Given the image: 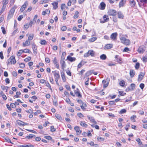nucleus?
I'll use <instances>...</instances> for the list:
<instances>
[{
    "mask_svg": "<svg viewBox=\"0 0 147 147\" xmlns=\"http://www.w3.org/2000/svg\"><path fill=\"white\" fill-rule=\"evenodd\" d=\"M84 62L83 61H82L81 62H80L78 65V68H80L82 66L84 65Z\"/></svg>",
    "mask_w": 147,
    "mask_h": 147,
    "instance_id": "nucleus-38",
    "label": "nucleus"
},
{
    "mask_svg": "<svg viewBox=\"0 0 147 147\" xmlns=\"http://www.w3.org/2000/svg\"><path fill=\"white\" fill-rule=\"evenodd\" d=\"M60 63H61V66L62 67V69L63 70H64V68L66 67V64H65V61H64V60H61V61Z\"/></svg>",
    "mask_w": 147,
    "mask_h": 147,
    "instance_id": "nucleus-15",
    "label": "nucleus"
},
{
    "mask_svg": "<svg viewBox=\"0 0 147 147\" xmlns=\"http://www.w3.org/2000/svg\"><path fill=\"white\" fill-rule=\"evenodd\" d=\"M88 51L90 55L92 57H93L94 56V52L93 50H89Z\"/></svg>",
    "mask_w": 147,
    "mask_h": 147,
    "instance_id": "nucleus-30",
    "label": "nucleus"
},
{
    "mask_svg": "<svg viewBox=\"0 0 147 147\" xmlns=\"http://www.w3.org/2000/svg\"><path fill=\"white\" fill-rule=\"evenodd\" d=\"M53 73H54V75L55 77V79H58L60 78V76L58 71L56 72L55 71H52Z\"/></svg>",
    "mask_w": 147,
    "mask_h": 147,
    "instance_id": "nucleus-9",
    "label": "nucleus"
},
{
    "mask_svg": "<svg viewBox=\"0 0 147 147\" xmlns=\"http://www.w3.org/2000/svg\"><path fill=\"white\" fill-rule=\"evenodd\" d=\"M92 71H87L85 75L84 78H85L89 76L92 74Z\"/></svg>",
    "mask_w": 147,
    "mask_h": 147,
    "instance_id": "nucleus-25",
    "label": "nucleus"
},
{
    "mask_svg": "<svg viewBox=\"0 0 147 147\" xmlns=\"http://www.w3.org/2000/svg\"><path fill=\"white\" fill-rule=\"evenodd\" d=\"M62 79L64 82H65L66 80V78L65 77V75H62L61 76Z\"/></svg>",
    "mask_w": 147,
    "mask_h": 147,
    "instance_id": "nucleus-59",
    "label": "nucleus"
},
{
    "mask_svg": "<svg viewBox=\"0 0 147 147\" xmlns=\"http://www.w3.org/2000/svg\"><path fill=\"white\" fill-rule=\"evenodd\" d=\"M121 42L125 45H128L130 43V40L127 39L125 38L124 37H121L120 38Z\"/></svg>",
    "mask_w": 147,
    "mask_h": 147,
    "instance_id": "nucleus-2",
    "label": "nucleus"
},
{
    "mask_svg": "<svg viewBox=\"0 0 147 147\" xmlns=\"http://www.w3.org/2000/svg\"><path fill=\"white\" fill-rule=\"evenodd\" d=\"M145 50V48L144 46H140L139 47L138 51L140 53H143Z\"/></svg>",
    "mask_w": 147,
    "mask_h": 147,
    "instance_id": "nucleus-5",
    "label": "nucleus"
},
{
    "mask_svg": "<svg viewBox=\"0 0 147 147\" xmlns=\"http://www.w3.org/2000/svg\"><path fill=\"white\" fill-rule=\"evenodd\" d=\"M126 0H121L119 5V7H121L124 6V5L125 4L126 2Z\"/></svg>",
    "mask_w": 147,
    "mask_h": 147,
    "instance_id": "nucleus-12",
    "label": "nucleus"
},
{
    "mask_svg": "<svg viewBox=\"0 0 147 147\" xmlns=\"http://www.w3.org/2000/svg\"><path fill=\"white\" fill-rule=\"evenodd\" d=\"M74 129L76 131L77 135H79L81 133L82 131L80 129L79 126H75L74 127Z\"/></svg>",
    "mask_w": 147,
    "mask_h": 147,
    "instance_id": "nucleus-8",
    "label": "nucleus"
},
{
    "mask_svg": "<svg viewBox=\"0 0 147 147\" xmlns=\"http://www.w3.org/2000/svg\"><path fill=\"white\" fill-rule=\"evenodd\" d=\"M103 18L104 21H101L100 22L101 23H103L105 22H107L109 20V18L108 17V16L106 15H105L103 16Z\"/></svg>",
    "mask_w": 147,
    "mask_h": 147,
    "instance_id": "nucleus-18",
    "label": "nucleus"
},
{
    "mask_svg": "<svg viewBox=\"0 0 147 147\" xmlns=\"http://www.w3.org/2000/svg\"><path fill=\"white\" fill-rule=\"evenodd\" d=\"M140 87L142 89H143L144 88V85L143 83H141L140 85Z\"/></svg>",
    "mask_w": 147,
    "mask_h": 147,
    "instance_id": "nucleus-57",
    "label": "nucleus"
},
{
    "mask_svg": "<svg viewBox=\"0 0 147 147\" xmlns=\"http://www.w3.org/2000/svg\"><path fill=\"white\" fill-rule=\"evenodd\" d=\"M130 4L131 7H134L136 4V2L134 0H130Z\"/></svg>",
    "mask_w": 147,
    "mask_h": 147,
    "instance_id": "nucleus-29",
    "label": "nucleus"
},
{
    "mask_svg": "<svg viewBox=\"0 0 147 147\" xmlns=\"http://www.w3.org/2000/svg\"><path fill=\"white\" fill-rule=\"evenodd\" d=\"M16 62L15 57L12 56L8 59L7 64L8 65L10 63L11 64H14L16 63Z\"/></svg>",
    "mask_w": 147,
    "mask_h": 147,
    "instance_id": "nucleus-1",
    "label": "nucleus"
},
{
    "mask_svg": "<svg viewBox=\"0 0 147 147\" xmlns=\"http://www.w3.org/2000/svg\"><path fill=\"white\" fill-rule=\"evenodd\" d=\"M79 14V12L78 11H76L75 13V14L74 16V18H76L78 17V15Z\"/></svg>",
    "mask_w": 147,
    "mask_h": 147,
    "instance_id": "nucleus-46",
    "label": "nucleus"
},
{
    "mask_svg": "<svg viewBox=\"0 0 147 147\" xmlns=\"http://www.w3.org/2000/svg\"><path fill=\"white\" fill-rule=\"evenodd\" d=\"M129 86L130 87L131 90H133L135 89L136 87V85L132 83Z\"/></svg>",
    "mask_w": 147,
    "mask_h": 147,
    "instance_id": "nucleus-34",
    "label": "nucleus"
},
{
    "mask_svg": "<svg viewBox=\"0 0 147 147\" xmlns=\"http://www.w3.org/2000/svg\"><path fill=\"white\" fill-rule=\"evenodd\" d=\"M100 9L102 10L104 9L105 7V4L103 2L101 3L100 4Z\"/></svg>",
    "mask_w": 147,
    "mask_h": 147,
    "instance_id": "nucleus-27",
    "label": "nucleus"
},
{
    "mask_svg": "<svg viewBox=\"0 0 147 147\" xmlns=\"http://www.w3.org/2000/svg\"><path fill=\"white\" fill-rule=\"evenodd\" d=\"M140 67V63L138 62L136 63L135 66V68L136 69H139Z\"/></svg>",
    "mask_w": 147,
    "mask_h": 147,
    "instance_id": "nucleus-43",
    "label": "nucleus"
},
{
    "mask_svg": "<svg viewBox=\"0 0 147 147\" xmlns=\"http://www.w3.org/2000/svg\"><path fill=\"white\" fill-rule=\"evenodd\" d=\"M100 58L101 59L105 60L106 59L107 56L103 54L100 56Z\"/></svg>",
    "mask_w": 147,
    "mask_h": 147,
    "instance_id": "nucleus-31",
    "label": "nucleus"
},
{
    "mask_svg": "<svg viewBox=\"0 0 147 147\" xmlns=\"http://www.w3.org/2000/svg\"><path fill=\"white\" fill-rule=\"evenodd\" d=\"M119 93L120 95L121 96H124L126 94L125 93H124L122 91H119Z\"/></svg>",
    "mask_w": 147,
    "mask_h": 147,
    "instance_id": "nucleus-48",
    "label": "nucleus"
},
{
    "mask_svg": "<svg viewBox=\"0 0 147 147\" xmlns=\"http://www.w3.org/2000/svg\"><path fill=\"white\" fill-rule=\"evenodd\" d=\"M44 137L45 138L49 140H51L52 139V137L49 136H45Z\"/></svg>",
    "mask_w": 147,
    "mask_h": 147,
    "instance_id": "nucleus-55",
    "label": "nucleus"
},
{
    "mask_svg": "<svg viewBox=\"0 0 147 147\" xmlns=\"http://www.w3.org/2000/svg\"><path fill=\"white\" fill-rule=\"evenodd\" d=\"M53 63L57 68L59 69V65L58 63L57 62V58L55 57L53 60Z\"/></svg>",
    "mask_w": 147,
    "mask_h": 147,
    "instance_id": "nucleus-10",
    "label": "nucleus"
},
{
    "mask_svg": "<svg viewBox=\"0 0 147 147\" xmlns=\"http://www.w3.org/2000/svg\"><path fill=\"white\" fill-rule=\"evenodd\" d=\"M126 112V110L125 109H121L119 113L120 114H122L125 113Z\"/></svg>",
    "mask_w": 147,
    "mask_h": 147,
    "instance_id": "nucleus-44",
    "label": "nucleus"
},
{
    "mask_svg": "<svg viewBox=\"0 0 147 147\" xmlns=\"http://www.w3.org/2000/svg\"><path fill=\"white\" fill-rule=\"evenodd\" d=\"M80 124L82 127H87L88 125L84 123V121H80Z\"/></svg>",
    "mask_w": 147,
    "mask_h": 147,
    "instance_id": "nucleus-28",
    "label": "nucleus"
},
{
    "mask_svg": "<svg viewBox=\"0 0 147 147\" xmlns=\"http://www.w3.org/2000/svg\"><path fill=\"white\" fill-rule=\"evenodd\" d=\"M19 65L20 68H23L25 67V65L24 63H21Z\"/></svg>",
    "mask_w": 147,
    "mask_h": 147,
    "instance_id": "nucleus-52",
    "label": "nucleus"
},
{
    "mask_svg": "<svg viewBox=\"0 0 147 147\" xmlns=\"http://www.w3.org/2000/svg\"><path fill=\"white\" fill-rule=\"evenodd\" d=\"M119 84L122 87L124 86L125 84V81L123 80L121 81L119 83Z\"/></svg>",
    "mask_w": 147,
    "mask_h": 147,
    "instance_id": "nucleus-39",
    "label": "nucleus"
},
{
    "mask_svg": "<svg viewBox=\"0 0 147 147\" xmlns=\"http://www.w3.org/2000/svg\"><path fill=\"white\" fill-rule=\"evenodd\" d=\"M143 61L144 62H146L147 61V57H144L143 58Z\"/></svg>",
    "mask_w": 147,
    "mask_h": 147,
    "instance_id": "nucleus-64",
    "label": "nucleus"
},
{
    "mask_svg": "<svg viewBox=\"0 0 147 147\" xmlns=\"http://www.w3.org/2000/svg\"><path fill=\"white\" fill-rule=\"evenodd\" d=\"M52 5L53 6V8L54 9H56L58 7V2H54L52 3Z\"/></svg>",
    "mask_w": 147,
    "mask_h": 147,
    "instance_id": "nucleus-20",
    "label": "nucleus"
},
{
    "mask_svg": "<svg viewBox=\"0 0 147 147\" xmlns=\"http://www.w3.org/2000/svg\"><path fill=\"white\" fill-rule=\"evenodd\" d=\"M1 88L3 90H5V89H6V88H7V89H6V92H7L8 89L9 87L8 86H4L3 85L1 86Z\"/></svg>",
    "mask_w": 147,
    "mask_h": 147,
    "instance_id": "nucleus-41",
    "label": "nucleus"
},
{
    "mask_svg": "<svg viewBox=\"0 0 147 147\" xmlns=\"http://www.w3.org/2000/svg\"><path fill=\"white\" fill-rule=\"evenodd\" d=\"M34 37V35L33 34H32V35H30L29 36L28 38V40H32L33 39Z\"/></svg>",
    "mask_w": 147,
    "mask_h": 147,
    "instance_id": "nucleus-49",
    "label": "nucleus"
},
{
    "mask_svg": "<svg viewBox=\"0 0 147 147\" xmlns=\"http://www.w3.org/2000/svg\"><path fill=\"white\" fill-rule=\"evenodd\" d=\"M130 75L131 78H133L135 74V71L132 69H130L129 73Z\"/></svg>",
    "mask_w": 147,
    "mask_h": 147,
    "instance_id": "nucleus-23",
    "label": "nucleus"
},
{
    "mask_svg": "<svg viewBox=\"0 0 147 147\" xmlns=\"http://www.w3.org/2000/svg\"><path fill=\"white\" fill-rule=\"evenodd\" d=\"M28 5V2L26 1L24 4L22 6L20 9V11L21 12H22L26 8L27 6Z\"/></svg>",
    "mask_w": 147,
    "mask_h": 147,
    "instance_id": "nucleus-4",
    "label": "nucleus"
},
{
    "mask_svg": "<svg viewBox=\"0 0 147 147\" xmlns=\"http://www.w3.org/2000/svg\"><path fill=\"white\" fill-rule=\"evenodd\" d=\"M30 42L28 40H26L25 42L23 43V46L24 47H25L27 45H30Z\"/></svg>",
    "mask_w": 147,
    "mask_h": 147,
    "instance_id": "nucleus-24",
    "label": "nucleus"
},
{
    "mask_svg": "<svg viewBox=\"0 0 147 147\" xmlns=\"http://www.w3.org/2000/svg\"><path fill=\"white\" fill-rule=\"evenodd\" d=\"M31 59V57H28L24 59V61L26 62H27L30 61Z\"/></svg>",
    "mask_w": 147,
    "mask_h": 147,
    "instance_id": "nucleus-51",
    "label": "nucleus"
},
{
    "mask_svg": "<svg viewBox=\"0 0 147 147\" xmlns=\"http://www.w3.org/2000/svg\"><path fill=\"white\" fill-rule=\"evenodd\" d=\"M78 116L80 118H82L84 117V116L81 113H78L77 114Z\"/></svg>",
    "mask_w": 147,
    "mask_h": 147,
    "instance_id": "nucleus-54",
    "label": "nucleus"
},
{
    "mask_svg": "<svg viewBox=\"0 0 147 147\" xmlns=\"http://www.w3.org/2000/svg\"><path fill=\"white\" fill-rule=\"evenodd\" d=\"M26 130L29 132H32L33 133L37 134V132L36 131H35L33 130H31V129H26Z\"/></svg>",
    "mask_w": 147,
    "mask_h": 147,
    "instance_id": "nucleus-50",
    "label": "nucleus"
},
{
    "mask_svg": "<svg viewBox=\"0 0 147 147\" xmlns=\"http://www.w3.org/2000/svg\"><path fill=\"white\" fill-rule=\"evenodd\" d=\"M97 39L96 37H93L89 39L88 41L90 42H92L96 40Z\"/></svg>",
    "mask_w": 147,
    "mask_h": 147,
    "instance_id": "nucleus-33",
    "label": "nucleus"
},
{
    "mask_svg": "<svg viewBox=\"0 0 147 147\" xmlns=\"http://www.w3.org/2000/svg\"><path fill=\"white\" fill-rule=\"evenodd\" d=\"M67 59L71 62L75 61L76 60L75 57H71L69 55L67 57Z\"/></svg>",
    "mask_w": 147,
    "mask_h": 147,
    "instance_id": "nucleus-16",
    "label": "nucleus"
},
{
    "mask_svg": "<svg viewBox=\"0 0 147 147\" xmlns=\"http://www.w3.org/2000/svg\"><path fill=\"white\" fill-rule=\"evenodd\" d=\"M136 141L137 142H138V144L139 145H142V142L140 138H137L136 139Z\"/></svg>",
    "mask_w": 147,
    "mask_h": 147,
    "instance_id": "nucleus-42",
    "label": "nucleus"
},
{
    "mask_svg": "<svg viewBox=\"0 0 147 147\" xmlns=\"http://www.w3.org/2000/svg\"><path fill=\"white\" fill-rule=\"evenodd\" d=\"M130 50L127 47H125L123 50V52H128L129 51H130Z\"/></svg>",
    "mask_w": 147,
    "mask_h": 147,
    "instance_id": "nucleus-56",
    "label": "nucleus"
},
{
    "mask_svg": "<svg viewBox=\"0 0 147 147\" xmlns=\"http://www.w3.org/2000/svg\"><path fill=\"white\" fill-rule=\"evenodd\" d=\"M17 123L20 126H24L26 125H29L28 123H25L20 120H18L17 121Z\"/></svg>",
    "mask_w": 147,
    "mask_h": 147,
    "instance_id": "nucleus-3",
    "label": "nucleus"
},
{
    "mask_svg": "<svg viewBox=\"0 0 147 147\" xmlns=\"http://www.w3.org/2000/svg\"><path fill=\"white\" fill-rule=\"evenodd\" d=\"M88 117L89 119L94 124H96L97 123L96 122L93 117L88 116Z\"/></svg>",
    "mask_w": 147,
    "mask_h": 147,
    "instance_id": "nucleus-21",
    "label": "nucleus"
},
{
    "mask_svg": "<svg viewBox=\"0 0 147 147\" xmlns=\"http://www.w3.org/2000/svg\"><path fill=\"white\" fill-rule=\"evenodd\" d=\"M24 53H31V51H30V50L28 49H25L24 50Z\"/></svg>",
    "mask_w": 147,
    "mask_h": 147,
    "instance_id": "nucleus-45",
    "label": "nucleus"
},
{
    "mask_svg": "<svg viewBox=\"0 0 147 147\" xmlns=\"http://www.w3.org/2000/svg\"><path fill=\"white\" fill-rule=\"evenodd\" d=\"M113 21L115 22H117V18L116 17H115V16H114L113 17Z\"/></svg>",
    "mask_w": 147,
    "mask_h": 147,
    "instance_id": "nucleus-60",
    "label": "nucleus"
},
{
    "mask_svg": "<svg viewBox=\"0 0 147 147\" xmlns=\"http://www.w3.org/2000/svg\"><path fill=\"white\" fill-rule=\"evenodd\" d=\"M14 12L13 10L11 9L9 12L7 19L9 20L11 19L13 17Z\"/></svg>",
    "mask_w": 147,
    "mask_h": 147,
    "instance_id": "nucleus-6",
    "label": "nucleus"
},
{
    "mask_svg": "<svg viewBox=\"0 0 147 147\" xmlns=\"http://www.w3.org/2000/svg\"><path fill=\"white\" fill-rule=\"evenodd\" d=\"M136 118V116L135 115H133L131 117V120L133 121V122H135V119Z\"/></svg>",
    "mask_w": 147,
    "mask_h": 147,
    "instance_id": "nucleus-40",
    "label": "nucleus"
},
{
    "mask_svg": "<svg viewBox=\"0 0 147 147\" xmlns=\"http://www.w3.org/2000/svg\"><path fill=\"white\" fill-rule=\"evenodd\" d=\"M34 146L33 145H32L30 144L26 145H21L20 146V147H34Z\"/></svg>",
    "mask_w": 147,
    "mask_h": 147,
    "instance_id": "nucleus-32",
    "label": "nucleus"
},
{
    "mask_svg": "<svg viewBox=\"0 0 147 147\" xmlns=\"http://www.w3.org/2000/svg\"><path fill=\"white\" fill-rule=\"evenodd\" d=\"M115 58L116 59L115 61L119 63L120 64H121L122 63L121 61V58H120L119 55H117L115 56Z\"/></svg>",
    "mask_w": 147,
    "mask_h": 147,
    "instance_id": "nucleus-11",
    "label": "nucleus"
},
{
    "mask_svg": "<svg viewBox=\"0 0 147 147\" xmlns=\"http://www.w3.org/2000/svg\"><path fill=\"white\" fill-rule=\"evenodd\" d=\"M67 29V27L66 26H64L62 27L61 30L63 31H65Z\"/></svg>",
    "mask_w": 147,
    "mask_h": 147,
    "instance_id": "nucleus-63",
    "label": "nucleus"
},
{
    "mask_svg": "<svg viewBox=\"0 0 147 147\" xmlns=\"http://www.w3.org/2000/svg\"><path fill=\"white\" fill-rule=\"evenodd\" d=\"M113 47V45L111 44H108L106 45L104 47L105 49H109Z\"/></svg>",
    "mask_w": 147,
    "mask_h": 147,
    "instance_id": "nucleus-19",
    "label": "nucleus"
},
{
    "mask_svg": "<svg viewBox=\"0 0 147 147\" xmlns=\"http://www.w3.org/2000/svg\"><path fill=\"white\" fill-rule=\"evenodd\" d=\"M116 11L114 9H111L109 11V15L110 16H115L117 14Z\"/></svg>",
    "mask_w": 147,
    "mask_h": 147,
    "instance_id": "nucleus-7",
    "label": "nucleus"
},
{
    "mask_svg": "<svg viewBox=\"0 0 147 147\" xmlns=\"http://www.w3.org/2000/svg\"><path fill=\"white\" fill-rule=\"evenodd\" d=\"M56 131V129L54 128L53 126H51V131L52 132H54Z\"/></svg>",
    "mask_w": 147,
    "mask_h": 147,
    "instance_id": "nucleus-47",
    "label": "nucleus"
},
{
    "mask_svg": "<svg viewBox=\"0 0 147 147\" xmlns=\"http://www.w3.org/2000/svg\"><path fill=\"white\" fill-rule=\"evenodd\" d=\"M1 29L3 34H5L6 31L5 30V28L4 27H1Z\"/></svg>",
    "mask_w": 147,
    "mask_h": 147,
    "instance_id": "nucleus-53",
    "label": "nucleus"
},
{
    "mask_svg": "<svg viewBox=\"0 0 147 147\" xmlns=\"http://www.w3.org/2000/svg\"><path fill=\"white\" fill-rule=\"evenodd\" d=\"M118 17L119 19H123L124 16L121 11H119L118 12Z\"/></svg>",
    "mask_w": 147,
    "mask_h": 147,
    "instance_id": "nucleus-17",
    "label": "nucleus"
},
{
    "mask_svg": "<svg viewBox=\"0 0 147 147\" xmlns=\"http://www.w3.org/2000/svg\"><path fill=\"white\" fill-rule=\"evenodd\" d=\"M6 6V5H5V4H3V7L1 9L0 13H2L4 11V10L5 9Z\"/></svg>",
    "mask_w": 147,
    "mask_h": 147,
    "instance_id": "nucleus-35",
    "label": "nucleus"
},
{
    "mask_svg": "<svg viewBox=\"0 0 147 147\" xmlns=\"http://www.w3.org/2000/svg\"><path fill=\"white\" fill-rule=\"evenodd\" d=\"M74 92L76 94H77L78 93L80 92L78 88H76V90H74Z\"/></svg>",
    "mask_w": 147,
    "mask_h": 147,
    "instance_id": "nucleus-58",
    "label": "nucleus"
},
{
    "mask_svg": "<svg viewBox=\"0 0 147 147\" xmlns=\"http://www.w3.org/2000/svg\"><path fill=\"white\" fill-rule=\"evenodd\" d=\"M35 135L33 134H30L29 135L27 136L25 138L28 139H30L34 137H35Z\"/></svg>",
    "mask_w": 147,
    "mask_h": 147,
    "instance_id": "nucleus-26",
    "label": "nucleus"
},
{
    "mask_svg": "<svg viewBox=\"0 0 147 147\" xmlns=\"http://www.w3.org/2000/svg\"><path fill=\"white\" fill-rule=\"evenodd\" d=\"M23 18V15H21L18 18V20L19 21H20L22 20Z\"/></svg>",
    "mask_w": 147,
    "mask_h": 147,
    "instance_id": "nucleus-61",
    "label": "nucleus"
},
{
    "mask_svg": "<svg viewBox=\"0 0 147 147\" xmlns=\"http://www.w3.org/2000/svg\"><path fill=\"white\" fill-rule=\"evenodd\" d=\"M32 46L34 51V53H35L36 54L37 53L36 51L37 50L36 46L34 44H32Z\"/></svg>",
    "mask_w": 147,
    "mask_h": 147,
    "instance_id": "nucleus-22",
    "label": "nucleus"
},
{
    "mask_svg": "<svg viewBox=\"0 0 147 147\" xmlns=\"http://www.w3.org/2000/svg\"><path fill=\"white\" fill-rule=\"evenodd\" d=\"M55 117L59 120H62V118L61 116V115L59 114H56L55 115Z\"/></svg>",
    "mask_w": 147,
    "mask_h": 147,
    "instance_id": "nucleus-37",
    "label": "nucleus"
},
{
    "mask_svg": "<svg viewBox=\"0 0 147 147\" xmlns=\"http://www.w3.org/2000/svg\"><path fill=\"white\" fill-rule=\"evenodd\" d=\"M10 106L12 108H15L16 107V106L15 105V104L14 103H12L10 104Z\"/></svg>",
    "mask_w": 147,
    "mask_h": 147,
    "instance_id": "nucleus-62",
    "label": "nucleus"
},
{
    "mask_svg": "<svg viewBox=\"0 0 147 147\" xmlns=\"http://www.w3.org/2000/svg\"><path fill=\"white\" fill-rule=\"evenodd\" d=\"M40 43L42 45H46L47 44V42L45 40H41Z\"/></svg>",
    "mask_w": 147,
    "mask_h": 147,
    "instance_id": "nucleus-36",
    "label": "nucleus"
},
{
    "mask_svg": "<svg viewBox=\"0 0 147 147\" xmlns=\"http://www.w3.org/2000/svg\"><path fill=\"white\" fill-rule=\"evenodd\" d=\"M117 35V33H114L111 35L110 37L111 39L115 40L116 38Z\"/></svg>",
    "mask_w": 147,
    "mask_h": 147,
    "instance_id": "nucleus-13",
    "label": "nucleus"
},
{
    "mask_svg": "<svg viewBox=\"0 0 147 147\" xmlns=\"http://www.w3.org/2000/svg\"><path fill=\"white\" fill-rule=\"evenodd\" d=\"M144 74L142 72H141L140 74L138 76V81L139 82L141 81L144 76Z\"/></svg>",
    "mask_w": 147,
    "mask_h": 147,
    "instance_id": "nucleus-14",
    "label": "nucleus"
}]
</instances>
